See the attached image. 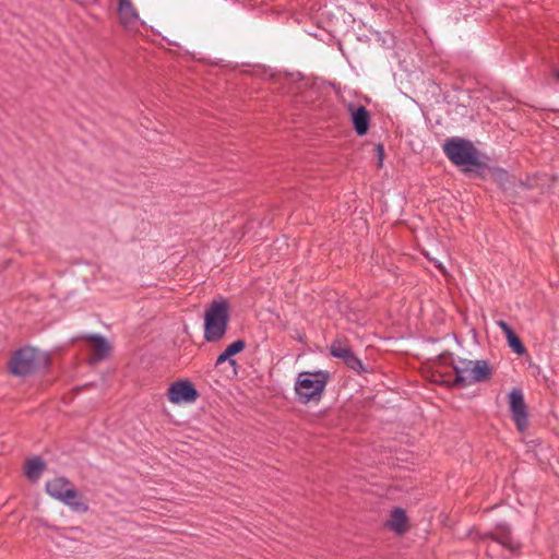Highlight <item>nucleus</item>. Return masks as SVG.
Segmentation results:
<instances>
[{
	"label": "nucleus",
	"mask_w": 559,
	"mask_h": 559,
	"mask_svg": "<svg viewBox=\"0 0 559 559\" xmlns=\"http://www.w3.org/2000/svg\"><path fill=\"white\" fill-rule=\"evenodd\" d=\"M330 354L333 357L342 359L349 369L358 373L366 370L362 361L354 354L352 348L341 340H335L331 343Z\"/></svg>",
	"instance_id": "nucleus-7"
},
{
	"label": "nucleus",
	"mask_w": 559,
	"mask_h": 559,
	"mask_svg": "<svg viewBox=\"0 0 559 559\" xmlns=\"http://www.w3.org/2000/svg\"><path fill=\"white\" fill-rule=\"evenodd\" d=\"M445 156L463 171H472L481 166L479 151L472 141L452 136L444 141L442 145Z\"/></svg>",
	"instance_id": "nucleus-1"
},
{
	"label": "nucleus",
	"mask_w": 559,
	"mask_h": 559,
	"mask_svg": "<svg viewBox=\"0 0 559 559\" xmlns=\"http://www.w3.org/2000/svg\"><path fill=\"white\" fill-rule=\"evenodd\" d=\"M509 407L511 417L519 431L523 432L528 426L527 406L521 389H513L509 393Z\"/></svg>",
	"instance_id": "nucleus-6"
},
{
	"label": "nucleus",
	"mask_w": 559,
	"mask_h": 559,
	"mask_svg": "<svg viewBox=\"0 0 559 559\" xmlns=\"http://www.w3.org/2000/svg\"><path fill=\"white\" fill-rule=\"evenodd\" d=\"M199 396L197 389L188 380H179L170 384L168 400L173 404L193 403Z\"/></svg>",
	"instance_id": "nucleus-8"
},
{
	"label": "nucleus",
	"mask_w": 559,
	"mask_h": 559,
	"mask_svg": "<svg viewBox=\"0 0 559 559\" xmlns=\"http://www.w3.org/2000/svg\"><path fill=\"white\" fill-rule=\"evenodd\" d=\"M90 340L94 344L95 352H94L93 359L94 360L105 359L109 355V352L111 349L109 342L100 335H92V336H90Z\"/></svg>",
	"instance_id": "nucleus-16"
},
{
	"label": "nucleus",
	"mask_w": 559,
	"mask_h": 559,
	"mask_svg": "<svg viewBox=\"0 0 559 559\" xmlns=\"http://www.w3.org/2000/svg\"><path fill=\"white\" fill-rule=\"evenodd\" d=\"M497 326L501 329V331L504 333L506 337L509 335V333H513L514 331L512 330V328L506 322V321H502V320H499L496 322Z\"/></svg>",
	"instance_id": "nucleus-19"
},
{
	"label": "nucleus",
	"mask_w": 559,
	"mask_h": 559,
	"mask_svg": "<svg viewBox=\"0 0 559 559\" xmlns=\"http://www.w3.org/2000/svg\"><path fill=\"white\" fill-rule=\"evenodd\" d=\"M426 257L435 264V266L437 269H439L441 272H444V269H443L442 263L440 261H438L437 259L430 258L428 254H426Z\"/></svg>",
	"instance_id": "nucleus-21"
},
{
	"label": "nucleus",
	"mask_w": 559,
	"mask_h": 559,
	"mask_svg": "<svg viewBox=\"0 0 559 559\" xmlns=\"http://www.w3.org/2000/svg\"><path fill=\"white\" fill-rule=\"evenodd\" d=\"M376 151H377V155H378V159H379V166L381 167L382 166V163H383V158H384V147L382 144H377L376 145Z\"/></svg>",
	"instance_id": "nucleus-20"
},
{
	"label": "nucleus",
	"mask_w": 559,
	"mask_h": 559,
	"mask_svg": "<svg viewBox=\"0 0 559 559\" xmlns=\"http://www.w3.org/2000/svg\"><path fill=\"white\" fill-rule=\"evenodd\" d=\"M497 540H498V543L502 544L503 546L513 549V545H512L511 537L509 535L508 530L503 531V533Z\"/></svg>",
	"instance_id": "nucleus-18"
},
{
	"label": "nucleus",
	"mask_w": 559,
	"mask_h": 559,
	"mask_svg": "<svg viewBox=\"0 0 559 559\" xmlns=\"http://www.w3.org/2000/svg\"><path fill=\"white\" fill-rule=\"evenodd\" d=\"M47 364L46 356L36 348L26 346L17 349L9 362L10 371L21 378L28 377Z\"/></svg>",
	"instance_id": "nucleus-5"
},
{
	"label": "nucleus",
	"mask_w": 559,
	"mask_h": 559,
	"mask_svg": "<svg viewBox=\"0 0 559 559\" xmlns=\"http://www.w3.org/2000/svg\"><path fill=\"white\" fill-rule=\"evenodd\" d=\"M45 467V462L40 457H34L26 461L24 473L29 480L37 481L40 478Z\"/></svg>",
	"instance_id": "nucleus-15"
},
{
	"label": "nucleus",
	"mask_w": 559,
	"mask_h": 559,
	"mask_svg": "<svg viewBox=\"0 0 559 559\" xmlns=\"http://www.w3.org/2000/svg\"><path fill=\"white\" fill-rule=\"evenodd\" d=\"M245 347H246V343L243 340H237V341L233 342L231 344H229L226 347V349L221 355H218V357L216 358L215 365L219 366V365L224 364L225 361H228L230 365L235 366L236 360L233 359L231 357L235 356L236 354L242 352Z\"/></svg>",
	"instance_id": "nucleus-14"
},
{
	"label": "nucleus",
	"mask_w": 559,
	"mask_h": 559,
	"mask_svg": "<svg viewBox=\"0 0 559 559\" xmlns=\"http://www.w3.org/2000/svg\"><path fill=\"white\" fill-rule=\"evenodd\" d=\"M453 370L455 372V383L463 388L487 381L492 373L489 362L484 359L457 358L453 361Z\"/></svg>",
	"instance_id": "nucleus-4"
},
{
	"label": "nucleus",
	"mask_w": 559,
	"mask_h": 559,
	"mask_svg": "<svg viewBox=\"0 0 559 559\" xmlns=\"http://www.w3.org/2000/svg\"><path fill=\"white\" fill-rule=\"evenodd\" d=\"M507 341H508V345L510 346V348H512V350L522 356L526 353V348L525 346L523 345V343L521 342V340L518 337V335L513 332V333H509V335L507 336Z\"/></svg>",
	"instance_id": "nucleus-17"
},
{
	"label": "nucleus",
	"mask_w": 559,
	"mask_h": 559,
	"mask_svg": "<svg viewBox=\"0 0 559 559\" xmlns=\"http://www.w3.org/2000/svg\"><path fill=\"white\" fill-rule=\"evenodd\" d=\"M354 129L358 135H365L370 126V114L361 105L349 104L347 106Z\"/></svg>",
	"instance_id": "nucleus-9"
},
{
	"label": "nucleus",
	"mask_w": 559,
	"mask_h": 559,
	"mask_svg": "<svg viewBox=\"0 0 559 559\" xmlns=\"http://www.w3.org/2000/svg\"><path fill=\"white\" fill-rule=\"evenodd\" d=\"M329 380L330 373L324 370L299 372L294 385L298 401L304 404L320 401Z\"/></svg>",
	"instance_id": "nucleus-3"
},
{
	"label": "nucleus",
	"mask_w": 559,
	"mask_h": 559,
	"mask_svg": "<svg viewBox=\"0 0 559 559\" xmlns=\"http://www.w3.org/2000/svg\"><path fill=\"white\" fill-rule=\"evenodd\" d=\"M71 481L66 477H56L46 483V491L52 498L62 501L64 492L72 488Z\"/></svg>",
	"instance_id": "nucleus-10"
},
{
	"label": "nucleus",
	"mask_w": 559,
	"mask_h": 559,
	"mask_svg": "<svg viewBox=\"0 0 559 559\" xmlns=\"http://www.w3.org/2000/svg\"><path fill=\"white\" fill-rule=\"evenodd\" d=\"M117 12L124 26L131 25L139 20V14L131 0H118Z\"/></svg>",
	"instance_id": "nucleus-11"
},
{
	"label": "nucleus",
	"mask_w": 559,
	"mask_h": 559,
	"mask_svg": "<svg viewBox=\"0 0 559 559\" xmlns=\"http://www.w3.org/2000/svg\"><path fill=\"white\" fill-rule=\"evenodd\" d=\"M74 512L85 513L88 511V506L83 501V497L78 492L74 486L64 492V498L61 501Z\"/></svg>",
	"instance_id": "nucleus-12"
},
{
	"label": "nucleus",
	"mask_w": 559,
	"mask_h": 559,
	"mask_svg": "<svg viewBox=\"0 0 559 559\" xmlns=\"http://www.w3.org/2000/svg\"><path fill=\"white\" fill-rule=\"evenodd\" d=\"M388 526L397 535H401L406 532L407 516L402 508H394L392 510L390 520L388 522Z\"/></svg>",
	"instance_id": "nucleus-13"
},
{
	"label": "nucleus",
	"mask_w": 559,
	"mask_h": 559,
	"mask_svg": "<svg viewBox=\"0 0 559 559\" xmlns=\"http://www.w3.org/2000/svg\"><path fill=\"white\" fill-rule=\"evenodd\" d=\"M555 76L559 81V71H555Z\"/></svg>",
	"instance_id": "nucleus-22"
},
{
	"label": "nucleus",
	"mask_w": 559,
	"mask_h": 559,
	"mask_svg": "<svg viewBox=\"0 0 559 559\" xmlns=\"http://www.w3.org/2000/svg\"><path fill=\"white\" fill-rule=\"evenodd\" d=\"M229 322V305L224 298L213 300L204 313V338L210 343L221 341Z\"/></svg>",
	"instance_id": "nucleus-2"
}]
</instances>
